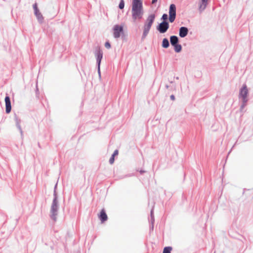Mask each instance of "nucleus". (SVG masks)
<instances>
[{
    "label": "nucleus",
    "instance_id": "412c9836",
    "mask_svg": "<svg viewBox=\"0 0 253 253\" xmlns=\"http://www.w3.org/2000/svg\"><path fill=\"white\" fill-rule=\"evenodd\" d=\"M105 46L107 48H110L111 47V45L110 44V43L109 42H106L105 43Z\"/></svg>",
    "mask_w": 253,
    "mask_h": 253
},
{
    "label": "nucleus",
    "instance_id": "f8f14e48",
    "mask_svg": "<svg viewBox=\"0 0 253 253\" xmlns=\"http://www.w3.org/2000/svg\"><path fill=\"white\" fill-rule=\"evenodd\" d=\"M208 0H201L199 6L200 11H203L206 8L208 4Z\"/></svg>",
    "mask_w": 253,
    "mask_h": 253
},
{
    "label": "nucleus",
    "instance_id": "423d86ee",
    "mask_svg": "<svg viewBox=\"0 0 253 253\" xmlns=\"http://www.w3.org/2000/svg\"><path fill=\"white\" fill-rule=\"evenodd\" d=\"M169 28V24L167 21H163L157 27V30L161 33H164L167 32Z\"/></svg>",
    "mask_w": 253,
    "mask_h": 253
},
{
    "label": "nucleus",
    "instance_id": "9d476101",
    "mask_svg": "<svg viewBox=\"0 0 253 253\" xmlns=\"http://www.w3.org/2000/svg\"><path fill=\"white\" fill-rule=\"evenodd\" d=\"M99 218L100 219L102 223L105 222L107 220L108 217L104 209H102L101 210L100 213L99 215Z\"/></svg>",
    "mask_w": 253,
    "mask_h": 253
},
{
    "label": "nucleus",
    "instance_id": "2eb2a0df",
    "mask_svg": "<svg viewBox=\"0 0 253 253\" xmlns=\"http://www.w3.org/2000/svg\"><path fill=\"white\" fill-rule=\"evenodd\" d=\"M162 46L164 48H167L169 46V41L167 39H164L162 42Z\"/></svg>",
    "mask_w": 253,
    "mask_h": 253
},
{
    "label": "nucleus",
    "instance_id": "ddd939ff",
    "mask_svg": "<svg viewBox=\"0 0 253 253\" xmlns=\"http://www.w3.org/2000/svg\"><path fill=\"white\" fill-rule=\"evenodd\" d=\"M178 41V38L176 36H172L170 38V42L172 45L177 43Z\"/></svg>",
    "mask_w": 253,
    "mask_h": 253
},
{
    "label": "nucleus",
    "instance_id": "6ab92c4d",
    "mask_svg": "<svg viewBox=\"0 0 253 253\" xmlns=\"http://www.w3.org/2000/svg\"><path fill=\"white\" fill-rule=\"evenodd\" d=\"M162 19H163L164 21H166L168 19V15L167 14H164L162 17Z\"/></svg>",
    "mask_w": 253,
    "mask_h": 253
},
{
    "label": "nucleus",
    "instance_id": "39448f33",
    "mask_svg": "<svg viewBox=\"0 0 253 253\" xmlns=\"http://www.w3.org/2000/svg\"><path fill=\"white\" fill-rule=\"evenodd\" d=\"M123 27L118 25H115L113 28V35L115 38H118L120 37L121 34L123 33Z\"/></svg>",
    "mask_w": 253,
    "mask_h": 253
},
{
    "label": "nucleus",
    "instance_id": "1a4fd4ad",
    "mask_svg": "<svg viewBox=\"0 0 253 253\" xmlns=\"http://www.w3.org/2000/svg\"><path fill=\"white\" fill-rule=\"evenodd\" d=\"M5 111L7 114L10 112L11 110V102L9 96H6L5 98Z\"/></svg>",
    "mask_w": 253,
    "mask_h": 253
},
{
    "label": "nucleus",
    "instance_id": "7ed1b4c3",
    "mask_svg": "<svg viewBox=\"0 0 253 253\" xmlns=\"http://www.w3.org/2000/svg\"><path fill=\"white\" fill-rule=\"evenodd\" d=\"M176 17V6L174 4L170 5L169 9V21L172 23Z\"/></svg>",
    "mask_w": 253,
    "mask_h": 253
},
{
    "label": "nucleus",
    "instance_id": "20e7f679",
    "mask_svg": "<svg viewBox=\"0 0 253 253\" xmlns=\"http://www.w3.org/2000/svg\"><path fill=\"white\" fill-rule=\"evenodd\" d=\"M57 201L56 198H55L51 206V217L53 220L56 219V215H57Z\"/></svg>",
    "mask_w": 253,
    "mask_h": 253
},
{
    "label": "nucleus",
    "instance_id": "5701e85b",
    "mask_svg": "<svg viewBox=\"0 0 253 253\" xmlns=\"http://www.w3.org/2000/svg\"><path fill=\"white\" fill-rule=\"evenodd\" d=\"M170 98L171 100H174L175 99L174 96L173 95H171L170 96Z\"/></svg>",
    "mask_w": 253,
    "mask_h": 253
},
{
    "label": "nucleus",
    "instance_id": "f257e3e1",
    "mask_svg": "<svg viewBox=\"0 0 253 253\" xmlns=\"http://www.w3.org/2000/svg\"><path fill=\"white\" fill-rule=\"evenodd\" d=\"M143 7L141 0H133L132 5V17L135 21L140 19L143 16Z\"/></svg>",
    "mask_w": 253,
    "mask_h": 253
},
{
    "label": "nucleus",
    "instance_id": "0eeeda50",
    "mask_svg": "<svg viewBox=\"0 0 253 253\" xmlns=\"http://www.w3.org/2000/svg\"><path fill=\"white\" fill-rule=\"evenodd\" d=\"M248 93V90L246 85H243L240 90V96L242 98L244 102L247 101V96Z\"/></svg>",
    "mask_w": 253,
    "mask_h": 253
},
{
    "label": "nucleus",
    "instance_id": "6e6552de",
    "mask_svg": "<svg viewBox=\"0 0 253 253\" xmlns=\"http://www.w3.org/2000/svg\"><path fill=\"white\" fill-rule=\"evenodd\" d=\"M95 56H96V57L97 62L98 63V71H100V63H101V59H102V56H103L102 52V51L101 50V49L99 48H98L96 50V53H95Z\"/></svg>",
    "mask_w": 253,
    "mask_h": 253
},
{
    "label": "nucleus",
    "instance_id": "4be33fe9",
    "mask_svg": "<svg viewBox=\"0 0 253 253\" xmlns=\"http://www.w3.org/2000/svg\"><path fill=\"white\" fill-rule=\"evenodd\" d=\"M118 155V150H116L114 152V153L112 155V156L113 157H115V156H117Z\"/></svg>",
    "mask_w": 253,
    "mask_h": 253
},
{
    "label": "nucleus",
    "instance_id": "a211bd4d",
    "mask_svg": "<svg viewBox=\"0 0 253 253\" xmlns=\"http://www.w3.org/2000/svg\"><path fill=\"white\" fill-rule=\"evenodd\" d=\"M125 6V3L123 0H121L119 4V8L120 9H123Z\"/></svg>",
    "mask_w": 253,
    "mask_h": 253
},
{
    "label": "nucleus",
    "instance_id": "f03ea898",
    "mask_svg": "<svg viewBox=\"0 0 253 253\" xmlns=\"http://www.w3.org/2000/svg\"><path fill=\"white\" fill-rule=\"evenodd\" d=\"M155 18V15L154 14L149 15L147 17L143 27V38H145L149 33L151 27L154 21Z\"/></svg>",
    "mask_w": 253,
    "mask_h": 253
},
{
    "label": "nucleus",
    "instance_id": "dca6fc26",
    "mask_svg": "<svg viewBox=\"0 0 253 253\" xmlns=\"http://www.w3.org/2000/svg\"><path fill=\"white\" fill-rule=\"evenodd\" d=\"M172 251V248L170 247H167L164 248L163 253H170Z\"/></svg>",
    "mask_w": 253,
    "mask_h": 253
},
{
    "label": "nucleus",
    "instance_id": "f3484780",
    "mask_svg": "<svg viewBox=\"0 0 253 253\" xmlns=\"http://www.w3.org/2000/svg\"><path fill=\"white\" fill-rule=\"evenodd\" d=\"M175 51L177 52H180L181 50V46L180 44H176L173 45Z\"/></svg>",
    "mask_w": 253,
    "mask_h": 253
},
{
    "label": "nucleus",
    "instance_id": "aec40b11",
    "mask_svg": "<svg viewBox=\"0 0 253 253\" xmlns=\"http://www.w3.org/2000/svg\"><path fill=\"white\" fill-rule=\"evenodd\" d=\"M114 157H115L112 156L110 158L109 160V162L110 164H113L114 163L115 160Z\"/></svg>",
    "mask_w": 253,
    "mask_h": 253
},
{
    "label": "nucleus",
    "instance_id": "b1692460",
    "mask_svg": "<svg viewBox=\"0 0 253 253\" xmlns=\"http://www.w3.org/2000/svg\"><path fill=\"white\" fill-rule=\"evenodd\" d=\"M157 1V0H152V3H155V2H156Z\"/></svg>",
    "mask_w": 253,
    "mask_h": 253
},
{
    "label": "nucleus",
    "instance_id": "9b49d317",
    "mask_svg": "<svg viewBox=\"0 0 253 253\" xmlns=\"http://www.w3.org/2000/svg\"><path fill=\"white\" fill-rule=\"evenodd\" d=\"M188 29L184 27H182L179 29V36L181 38L185 37L188 34Z\"/></svg>",
    "mask_w": 253,
    "mask_h": 253
},
{
    "label": "nucleus",
    "instance_id": "4468645a",
    "mask_svg": "<svg viewBox=\"0 0 253 253\" xmlns=\"http://www.w3.org/2000/svg\"><path fill=\"white\" fill-rule=\"evenodd\" d=\"M33 8H34V9L35 11V13L36 15L37 16V17L38 18H40V17H41L42 15H41V13H40V12L38 9L37 3L34 4V5H33Z\"/></svg>",
    "mask_w": 253,
    "mask_h": 253
}]
</instances>
